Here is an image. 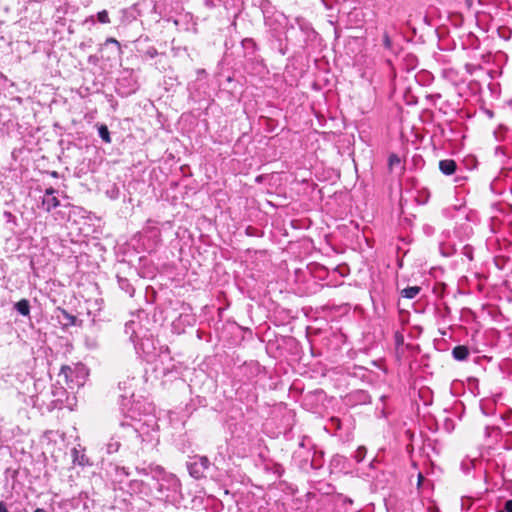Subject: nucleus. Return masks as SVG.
<instances>
[{
  "label": "nucleus",
  "instance_id": "nucleus-1",
  "mask_svg": "<svg viewBox=\"0 0 512 512\" xmlns=\"http://www.w3.org/2000/svg\"><path fill=\"white\" fill-rule=\"evenodd\" d=\"M139 474L150 475L156 482L155 488L162 497L170 498L171 493H177L181 484L179 479L171 473H167L160 466H149L148 468H137Z\"/></svg>",
  "mask_w": 512,
  "mask_h": 512
},
{
  "label": "nucleus",
  "instance_id": "nucleus-2",
  "mask_svg": "<svg viewBox=\"0 0 512 512\" xmlns=\"http://www.w3.org/2000/svg\"><path fill=\"white\" fill-rule=\"evenodd\" d=\"M211 463L206 456H195L193 460L188 463L189 474L195 479H201L206 476Z\"/></svg>",
  "mask_w": 512,
  "mask_h": 512
},
{
  "label": "nucleus",
  "instance_id": "nucleus-3",
  "mask_svg": "<svg viewBox=\"0 0 512 512\" xmlns=\"http://www.w3.org/2000/svg\"><path fill=\"white\" fill-rule=\"evenodd\" d=\"M78 368L71 367L68 365H63L59 372V377L64 379V382L68 385L69 388L73 389L74 385L80 386L81 383L76 380Z\"/></svg>",
  "mask_w": 512,
  "mask_h": 512
},
{
  "label": "nucleus",
  "instance_id": "nucleus-4",
  "mask_svg": "<svg viewBox=\"0 0 512 512\" xmlns=\"http://www.w3.org/2000/svg\"><path fill=\"white\" fill-rule=\"evenodd\" d=\"M457 164L453 159H444L439 162V170L447 176L456 172Z\"/></svg>",
  "mask_w": 512,
  "mask_h": 512
},
{
  "label": "nucleus",
  "instance_id": "nucleus-5",
  "mask_svg": "<svg viewBox=\"0 0 512 512\" xmlns=\"http://www.w3.org/2000/svg\"><path fill=\"white\" fill-rule=\"evenodd\" d=\"M71 455L73 464L82 467L89 465V459L87 458V456L83 452H80L77 448L72 449Z\"/></svg>",
  "mask_w": 512,
  "mask_h": 512
},
{
  "label": "nucleus",
  "instance_id": "nucleus-6",
  "mask_svg": "<svg viewBox=\"0 0 512 512\" xmlns=\"http://www.w3.org/2000/svg\"><path fill=\"white\" fill-rule=\"evenodd\" d=\"M452 355L455 360L464 361L469 356V349L464 345H459L453 348Z\"/></svg>",
  "mask_w": 512,
  "mask_h": 512
},
{
  "label": "nucleus",
  "instance_id": "nucleus-7",
  "mask_svg": "<svg viewBox=\"0 0 512 512\" xmlns=\"http://www.w3.org/2000/svg\"><path fill=\"white\" fill-rule=\"evenodd\" d=\"M59 205L60 202L55 195L44 197L42 200V206L47 212H50L52 209L57 208Z\"/></svg>",
  "mask_w": 512,
  "mask_h": 512
},
{
  "label": "nucleus",
  "instance_id": "nucleus-8",
  "mask_svg": "<svg viewBox=\"0 0 512 512\" xmlns=\"http://www.w3.org/2000/svg\"><path fill=\"white\" fill-rule=\"evenodd\" d=\"M14 308L22 316H29L30 314V303L27 299H21L16 302Z\"/></svg>",
  "mask_w": 512,
  "mask_h": 512
},
{
  "label": "nucleus",
  "instance_id": "nucleus-9",
  "mask_svg": "<svg viewBox=\"0 0 512 512\" xmlns=\"http://www.w3.org/2000/svg\"><path fill=\"white\" fill-rule=\"evenodd\" d=\"M59 313L60 315L58 316V318L60 319V321L63 322L65 326L75 325L76 317L74 315L68 313L64 309H59Z\"/></svg>",
  "mask_w": 512,
  "mask_h": 512
},
{
  "label": "nucleus",
  "instance_id": "nucleus-10",
  "mask_svg": "<svg viewBox=\"0 0 512 512\" xmlns=\"http://www.w3.org/2000/svg\"><path fill=\"white\" fill-rule=\"evenodd\" d=\"M420 290L421 288L419 286H409L401 291V295L407 299H414L419 294Z\"/></svg>",
  "mask_w": 512,
  "mask_h": 512
},
{
  "label": "nucleus",
  "instance_id": "nucleus-11",
  "mask_svg": "<svg viewBox=\"0 0 512 512\" xmlns=\"http://www.w3.org/2000/svg\"><path fill=\"white\" fill-rule=\"evenodd\" d=\"M118 284H119V287L121 288V290L128 293L130 297L133 296L135 290H134L133 286L131 285V283L126 278L119 277Z\"/></svg>",
  "mask_w": 512,
  "mask_h": 512
},
{
  "label": "nucleus",
  "instance_id": "nucleus-12",
  "mask_svg": "<svg viewBox=\"0 0 512 512\" xmlns=\"http://www.w3.org/2000/svg\"><path fill=\"white\" fill-rule=\"evenodd\" d=\"M98 134L105 143H111L110 133L106 125H101L98 128Z\"/></svg>",
  "mask_w": 512,
  "mask_h": 512
},
{
  "label": "nucleus",
  "instance_id": "nucleus-13",
  "mask_svg": "<svg viewBox=\"0 0 512 512\" xmlns=\"http://www.w3.org/2000/svg\"><path fill=\"white\" fill-rule=\"evenodd\" d=\"M121 446V443L116 438H111L110 441L107 443V452L108 453H115L119 450Z\"/></svg>",
  "mask_w": 512,
  "mask_h": 512
},
{
  "label": "nucleus",
  "instance_id": "nucleus-14",
  "mask_svg": "<svg viewBox=\"0 0 512 512\" xmlns=\"http://www.w3.org/2000/svg\"><path fill=\"white\" fill-rule=\"evenodd\" d=\"M242 46L245 50L251 51L252 53L256 50V43L251 38H245L242 40Z\"/></svg>",
  "mask_w": 512,
  "mask_h": 512
},
{
  "label": "nucleus",
  "instance_id": "nucleus-15",
  "mask_svg": "<svg viewBox=\"0 0 512 512\" xmlns=\"http://www.w3.org/2000/svg\"><path fill=\"white\" fill-rule=\"evenodd\" d=\"M134 325H135L134 321L127 322L125 325V333L129 334V337L131 340H134L135 334H136V331L133 327Z\"/></svg>",
  "mask_w": 512,
  "mask_h": 512
},
{
  "label": "nucleus",
  "instance_id": "nucleus-16",
  "mask_svg": "<svg viewBox=\"0 0 512 512\" xmlns=\"http://www.w3.org/2000/svg\"><path fill=\"white\" fill-rule=\"evenodd\" d=\"M97 18H98V21L103 24L110 22L108 12L106 10H102V11L98 12Z\"/></svg>",
  "mask_w": 512,
  "mask_h": 512
},
{
  "label": "nucleus",
  "instance_id": "nucleus-17",
  "mask_svg": "<svg viewBox=\"0 0 512 512\" xmlns=\"http://www.w3.org/2000/svg\"><path fill=\"white\" fill-rule=\"evenodd\" d=\"M366 455V448L365 447H359L355 452V459L357 462H361Z\"/></svg>",
  "mask_w": 512,
  "mask_h": 512
},
{
  "label": "nucleus",
  "instance_id": "nucleus-18",
  "mask_svg": "<svg viewBox=\"0 0 512 512\" xmlns=\"http://www.w3.org/2000/svg\"><path fill=\"white\" fill-rule=\"evenodd\" d=\"M383 44L386 49H392V41L387 33L383 35Z\"/></svg>",
  "mask_w": 512,
  "mask_h": 512
},
{
  "label": "nucleus",
  "instance_id": "nucleus-19",
  "mask_svg": "<svg viewBox=\"0 0 512 512\" xmlns=\"http://www.w3.org/2000/svg\"><path fill=\"white\" fill-rule=\"evenodd\" d=\"M400 164V158L396 154H392L389 156V166L393 167L394 165Z\"/></svg>",
  "mask_w": 512,
  "mask_h": 512
},
{
  "label": "nucleus",
  "instance_id": "nucleus-20",
  "mask_svg": "<svg viewBox=\"0 0 512 512\" xmlns=\"http://www.w3.org/2000/svg\"><path fill=\"white\" fill-rule=\"evenodd\" d=\"M114 44L117 47V51L120 52V43L115 38H108L105 41V45Z\"/></svg>",
  "mask_w": 512,
  "mask_h": 512
},
{
  "label": "nucleus",
  "instance_id": "nucleus-21",
  "mask_svg": "<svg viewBox=\"0 0 512 512\" xmlns=\"http://www.w3.org/2000/svg\"><path fill=\"white\" fill-rule=\"evenodd\" d=\"M497 512H512V499L505 502L504 511L501 510Z\"/></svg>",
  "mask_w": 512,
  "mask_h": 512
},
{
  "label": "nucleus",
  "instance_id": "nucleus-22",
  "mask_svg": "<svg viewBox=\"0 0 512 512\" xmlns=\"http://www.w3.org/2000/svg\"><path fill=\"white\" fill-rule=\"evenodd\" d=\"M56 193H57L56 189H54L53 187H49L46 189L44 197H49V196L55 195Z\"/></svg>",
  "mask_w": 512,
  "mask_h": 512
},
{
  "label": "nucleus",
  "instance_id": "nucleus-23",
  "mask_svg": "<svg viewBox=\"0 0 512 512\" xmlns=\"http://www.w3.org/2000/svg\"><path fill=\"white\" fill-rule=\"evenodd\" d=\"M107 193L110 195L111 198H117V196H118V191L115 189L112 192H110V193L107 192Z\"/></svg>",
  "mask_w": 512,
  "mask_h": 512
},
{
  "label": "nucleus",
  "instance_id": "nucleus-24",
  "mask_svg": "<svg viewBox=\"0 0 512 512\" xmlns=\"http://www.w3.org/2000/svg\"><path fill=\"white\" fill-rule=\"evenodd\" d=\"M0 512H9L3 502L0 501Z\"/></svg>",
  "mask_w": 512,
  "mask_h": 512
},
{
  "label": "nucleus",
  "instance_id": "nucleus-25",
  "mask_svg": "<svg viewBox=\"0 0 512 512\" xmlns=\"http://www.w3.org/2000/svg\"><path fill=\"white\" fill-rule=\"evenodd\" d=\"M34 512H48L43 508H37Z\"/></svg>",
  "mask_w": 512,
  "mask_h": 512
},
{
  "label": "nucleus",
  "instance_id": "nucleus-26",
  "mask_svg": "<svg viewBox=\"0 0 512 512\" xmlns=\"http://www.w3.org/2000/svg\"><path fill=\"white\" fill-rule=\"evenodd\" d=\"M422 479H423L422 474H419V476H418V482L420 483V482L422 481Z\"/></svg>",
  "mask_w": 512,
  "mask_h": 512
}]
</instances>
